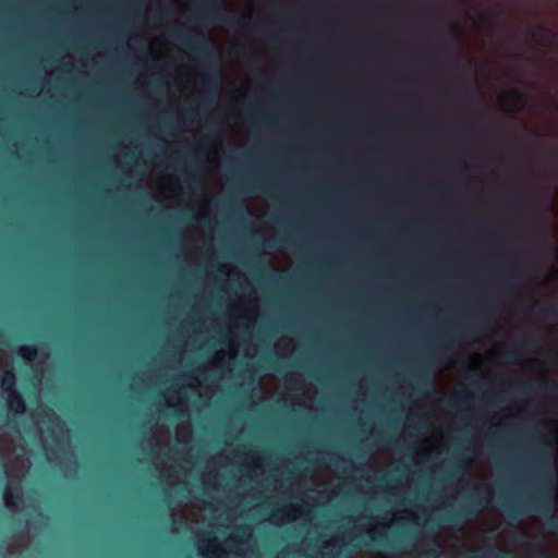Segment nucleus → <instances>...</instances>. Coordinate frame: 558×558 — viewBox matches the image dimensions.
Returning <instances> with one entry per match:
<instances>
[{
  "instance_id": "43",
  "label": "nucleus",
  "mask_w": 558,
  "mask_h": 558,
  "mask_svg": "<svg viewBox=\"0 0 558 558\" xmlns=\"http://www.w3.org/2000/svg\"><path fill=\"white\" fill-rule=\"evenodd\" d=\"M350 539L351 542L353 541V531L351 530V536H350Z\"/></svg>"
},
{
  "instance_id": "48",
  "label": "nucleus",
  "mask_w": 558,
  "mask_h": 558,
  "mask_svg": "<svg viewBox=\"0 0 558 558\" xmlns=\"http://www.w3.org/2000/svg\"><path fill=\"white\" fill-rule=\"evenodd\" d=\"M350 417H351V418L353 417V414H352V413L350 414Z\"/></svg>"
},
{
  "instance_id": "40",
  "label": "nucleus",
  "mask_w": 558,
  "mask_h": 558,
  "mask_svg": "<svg viewBox=\"0 0 558 558\" xmlns=\"http://www.w3.org/2000/svg\"><path fill=\"white\" fill-rule=\"evenodd\" d=\"M172 116V113L170 111H166V118Z\"/></svg>"
},
{
  "instance_id": "18",
  "label": "nucleus",
  "mask_w": 558,
  "mask_h": 558,
  "mask_svg": "<svg viewBox=\"0 0 558 558\" xmlns=\"http://www.w3.org/2000/svg\"><path fill=\"white\" fill-rule=\"evenodd\" d=\"M536 387L531 383H524L519 387L518 392L522 396H534L536 393Z\"/></svg>"
},
{
  "instance_id": "27",
  "label": "nucleus",
  "mask_w": 558,
  "mask_h": 558,
  "mask_svg": "<svg viewBox=\"0 0 558 558\" xmlns=\"http://www.w3.org/2000/svg\"><path fill=\"white\" fill-rule=\"evenodd\" d=\"M251 189L252 190L265 191L266 190V185L262 184V180H254L252 182V184H251Z\"/></svg>"
},
{
  "instance_id": "44",
  "label": "nucleus",
  "mask_w": 558,
  "mask_h": 558,
  "mask_svg": "<svg viewBox=\"0 0 558 558\" xmlns=\"http://www.w3.org/2000/svg\"><path fill=\"white\" fill-rule=\"evenodd\" d=\"M209 542L210 543H216V539L215 538H209Z\"/></svg>"
},
{
  "instance_id": "45",
  "label": "nucleus",
  "mask_w": 558,
  "mask_h": 558,
  "mask_svg": "<svg viewBox=\"0 0 558 558\" xmlns=\"http://www.w3.org/2000/svg\"><path fill=\"white\" fill-rule=\"evenodd\" d=\"M278 515H279V511H277V512H275V513H274V517H276V518H277Z\"/></svg>"
},
{
  "instance_id": "15",
  "label": "nucleus",
  "mask_w": 558,
  "mask_h": 558,
  "mask_svg": "<svg viewBox=\"0 0 558 558\" xmlns=\"http://www.w3.org/2000/svg\"><path fill=\"white\" fill-rule=\"evenodd\" d=\"M477 312H478V320L481 323H487L493 317L492 311L484 302H481L477 304Z\"/></svg>"
},
{
  "instance_id": "6",
  "label": "nucleus",
  "mask_w": 558,
  "mask_h": 558,
  "mask_svg": "<svg viewBox=\"0 0 558 558\" xmlns=\"http://www.w3.org/2000/svg\"><path fill=\"white\" fill-rule=\"evenodd\" d=\"M530 311L534 316L543 318V319H554L558 315L557 307L555 305L548 304V303H546V304L535 303L531 306Z\"/></svg>"
},
{
  "instance_id": "22",
  "label": "nucleus",
  "mask_w": 558,
  "mask_h": 558,
  "mask_svg": "<svg viewBox=\"0 0 558 558\" xmlns=\"http://www.w3.org/2000/svg\"><path fill=\"white\" fill-rule=\"evenodd\" d=\"M183 187H185L190 192H194L198 189V183L191 177H186L183 180Z\"/></svg>"
},
{
  "instance_id": "50",
  "label": "nucleus",
  "mask_w": 558,
  "mask_h": 558,
  "mask_svg": "<svg viewBox=\"0 0 558 558\" xmlns=\"http://www.w3.org/2000/svg\"><path fill=\"white\" fill-rule=\"evenodd\" d=\"M350 505H351V506L353 505V501H352V500L350 501Z\"/></svg>"
},
{
  "instance_id": "1",
  "label": "nucleus",
  "mask_w": 558,
  "mask_h": 558,
  "mask_svg": "<svg viewBox=\"0 0 558 558\" xmlns=\"http://www.w3.org/2000/svg\"><path fill=\"white\" fill-rule=\"evenodd\" d=\"M170 36L187 48L198 61L207 65V73L204 78L205 94L210 98L216 97L222 81V72L216 63V56L209 40L178 29L172 31Z\"/></svg>"
},
{
  "instance_id": "7",
  "label": "nucleus",
  "mask_w": 558,
  "mask_h": 558,
  "mask_svg": "<svg viewBox=\"0 0 558 558\" xmlns=\"http://www.w3.org/2000/svg\"><path fill=\"white\" fill-rule=\"evenodd\" d=\"M8 407L14 414H23L26 411V403L17 390L8 393Z\"/></svg>"
},
{
  "instance_id": "20",
  "label": "nucleus",
  "mask_w": 558,
  "mask_h": 558,
  "mask_svg": "<svg viewBox=\"0 0 558 558\" xmlns=\"http://www.w3.org/2000/svg\"><path fill=\"white\" fill-rule=\"evenodd\" d=\"M223 206H228L231 209H233L234 211H241V213L244 211V209H245L244 206L242 205V203L235 201V198H233V197H229L225 202Z\"/></svg>"
},
{
  "instance_id": "42",
  "label": "nucleus",
  "mask_w": 558,
  "mask_h": 558,
  "mask_svg": "<svg viewBox=\"0 0 558 558\" xmlns=\"http://www.w3.org/2000/svg\"><path fill=\"white\" fill-rule=\"evenodd\" d=\"M350 326H351V335L353 333V323L351 322L350 323Z\"/></svg>"
},
{
  "instance_id": "25",
  "label": "nucleus",
  "mask_w": 558,
  "mask_h": 558,
  "mask_svg": "<svg viewBox=\"0 0 558 558\" xmlns=\"http://www.w3.org/2000/svg\"><path fill=\"white\" fill-rule=\"evenodd\" d=\"M543 484L545 487L550 488V489L554 487L555 480L550 473L547 472L545 474V476L543 477Z\"/></svg>"
},
{
  "instance_id": "34",
  "label": "nucleus",
  "mask_w": 558,
  "mask_h": 558,
  "mask_svg": "<svg viewBox=\"0 0 558 558\" xmlns=\"http://www.w3.org/2000/svg\"><path fill=\"white\" fill-rule=\"evenodd\" d=\"M374 435H375L376 439L383 440V433L381 432H376V433H374Z\"/></svg>"
},
{
  "instance_id": "2",
  "label": "nucleus",
  "mask_w": 558,
  "mask_h": 558,
  "mask_svg": "<svg viewBox=\"0 0 558 558\" xmlns=\"http://www.w3.org/2000/svg\"><path fill=\"white\" fill-rule=\"evenodd\" d=\"M192 19L198 24L206 26L221 22L232 28L239 27L245 20L244 17L225 13L222 0H208L203 8L193 14Z\"/></svg>"
},
{
  "instance_id": "47",
  "label": "nucleus",
  "mask_w": 558,
  "mask_h": 558,
  "mask_svg": "<svg viewBox=\"0 0 558 558\" xmlns=\"http://www.w3.org/2000/svg\"><path fill=\"white\" fill-rule=\"evenodd\" d=\"M350 553L352 554V553H353V549H350ZM351 558H353V557L351 556Z\"/></svg>"
},
{
  "instance_id": "8",
  "label": "nucleus",
  "mask_w": 558,
  "mask_h": 558,
  "mask_svg": "<svg viewBox=\"0 0 558 558\" xmlns=\"http://www.w3.org/2000/svg\"><path fill=\"white\" fill-rule=\"evenodd\" d=\"M3 497L8 506H14L16 500L22 497V488L17 483H7Z\"/></svg>"
},
{
  "instance_id": "36",
  "label": "nucleus",
  "mask_w": 558,
  "mask_h": 558,
  "mask_svg": "<svg viewBox=\"0 0 558 558\" xmlns=\"http://www.w3.org/2000/svg\"><path fill=\"white\" fill-rule=\"evenodd\" d=\"M498 157H499V158H498V159H499V161L504 162V161L506 160V157H507V156H506L505 154H502V155H499Z\"/></svg>"
},
{
  "instance_id": "24",
  "label": "nucleus",
  "mask_w": 558,
  "mask_h": 558,
  "mask_svg": "<svg viewBox=\"0 0 558 558\" xmlns=\"http://www.w3.org/2000/svg\"><path fill=\"white\" fill-rule=\"evenodd\" d=\"M353 19V13L351 12V20ZM353 48V38L351 37V49ZM353 90V83L351 82V92ZM353 112V104L351 102V113ZM353 133V128L351 126V134ZM353 170V160L351 159V171ZM353 195V182L351 181V196Z\"/></svg>"
},
{
  "instance_id": "37",
  "label": "nucleus",
  "mask_w": 558,
  "mask_h": 558,
  "mask_svg": "<svg viewBox=\"0 0 558 558\" xmlns=\"http://www.w3.org/2000/svg\"><path fill=\"white\" fill-rule=\"evenodd\" d=\"M475 558H486V557L483 556V557H475ZM498 558H514V557H512V556H498Z\"/></svg>"
},
{
  "instance_id": "46",
  "label": "nucleus",
  "mask_w": 558,
  "mask_h": 558,
  "mask_svg": "<svg viewBox=\"0 0 558 558\" xmlns=\"http://www.w3.org/2000/svg\"><path fill=\"white\" fill-rule=\"evenodd\" d=\"M350 291H351V294H352L353 293V288L352 287L350 288Z\"/></svg>"
},
{
  "instance_id": "38",
  "label": "nucleus",
  "mask_w": 558,
  "mask_h": 558,
  "mask_svg": "<svg viewBox=\"0 0 558 558\" xmlns=\"http://www.w3.org/2000/svg\"><path fill=\"white\" fill-rule=\"evenodd\" d=\"M202 554H203L204 558H211V556L207 553H202Z\"/></svg>"
},
{
  "instance_id": "49",
  "label": "nucleus",
  "mask_w": 558,
  "mask_h": 558,
  "mask_svg": "<svg viewBox=\"0 0 558 558\" xmlns=\"http://www.w3.org/2000/svg\"><path fill=\"white\" fill-rule=\"evenodd\" d=\"M350 444H351V445L353 444V440H352V439L350 440Z\"/></svg>"
},
{
  "instance_id": "32",
  "label": "nucleus",
  "mask_w": 558,
  "mask_h": 558,
  "mask_svg": "<svg viewBox=\"0 0 558 558\" xmlns=\"http://www.w3.org/2000/svg\"><path fill=\"white\" fill-rule=\"evenodd\" d=\"M514 356V353L513 352H507L504 354V357L507 360V361H511L512 357Z\"/></svg>"
},
{
  "instance_id": "29",
  "label": "nucleus",
  "mask_w": 558,
  "mask_h": 558,
  "mask_svg": "<svg viewBox=\"0 0 558 558\" xmlns=\"http://www.w3.org/2000/svg\"><path fill=\"white\" fill-rule=\"evenodd\" d=\"M537 458H538V461H539V464H541V465L546 464V463H545V462H546V459H545V458H546V454H545V452H543V451H538V452H537Z\"/></svg>"
},
{
  "instance_id": "19",
  "label": "nucleus",
  "mask_w": 558,
  "mask_h": 558,
  "mask_svg": "<svg viewBox=\"0 0 558 558\" xmlns=\"http://www.w3.org/2000/svg\"><path fill=\"white\" fill-rule=\"evenodd\" d=\"M429 377H430V373L423 369L421 371L420 373L416 374V380H417V384L420 385H423L424 387H429Z\"/></svg>"
},
{
  "instance_id": "14",
  "label": "nucleus",
  "mask_w": 558,
  "mask_h": 558,
  "mask_svg": "<svg viewBox=\"0 0 558 558\" xmlns=\"http://www.w3.org/2000/svg\"><path fill=\"white\" fill-rule=\"evenodd\" d=\"M293 244V233L284 232L279 238L267 242V246L270 248H279L282 246H290Z\"/></svg>"
},
{
  "instance_id": "12",
  "label": "nucleus",
  "mask_w": 558,
  "mask_h": 558,
  "mask_svg": "<svg viewBox=\"0 0 558 558\" xmlns=\"http://www.w3.org/2000/svg\"><path fill=\"white\" fill-rule=\"evenodd\" d=\"M470 400V396L468 393L458 392L451 396L447 400V405L451 409L459 410L464 408Z\"/></svg>"
},
{
  "instance_id": "5",
  "label": "nucleus",
  "mask_w": 558,
  "mask_h": 558,
  "mask_svg": "<svg viewBox=\"0 0 558 558\" xmlns=\"http://www.w3.org/2000/svg\"><path fill=\"white\" fill-rule=\"evenodd\" d=\"M497 502L510 519H518L519 515L526 513V510L546 513L551 509L549 502L539 496L531 497L522 507L514 506L501 496L498 498Z\"/></svg>"
},
{
  "instance_id": "41",
  "label": "nucleus",
  "mask_w": 558,
  "mask_h": 558,
  "mask_svg": "<svg viewBox=\"0 0 558 558\" xmlns=\"http://www.w3.org/2000/svg\"><path fill=\"white\" fill-rule=\"evenodd\" d=\"M262 35H263L264 37H271V35H270V34H266V33H263Z\"/></svg>"
},
{
  "instance_id": "21",
  "label": "nucleus",
  "mask_w": 558,
  "mask_h": 558,
  "mask_svg": "<svg viewBox=\"0 0 558 558\" xmlns=\"http://www.w3.org/2000/svg\"><path fill=\"white\" fill-rule=\"evenodd\" d=\"M372 124L376 131H381L387 126V119L383 116H377L373 119Z\"/></svg>"
},
{
  "instance_id": "4",
  "label": "nucleus",
  "mask_w": 558,
  "mask_h": 558,
  "mask_svg": "<svg viewBox=\"0 0 558 558\" xmlns=\"http://www.w3.org/2000/svg\"><path fill=\"white\" fill-rule=\"evenodd\" d=\"M487 502L480 494H469L463 500L452 510L445 512L438 521L453 522L460 519H468L472 517L478 509Z\"/></svg>"
},
{
  "instance_id": "3",
  "label": "nucleus",
  "mask_w": 558,
  "mask_h": 558,
  "mask_svg": "<svg viewBox=\"0 0 558 558\" xmlns=\"http://www.w3.org/2000/svg\"><path fill=\"white\" fill-rule=\"evenodd\" d=\"M470 331V324L468 323H457L452 326L451 329H448L440 335H438L435 339L432 340V351L429 355V360H440L444 357L445 352L450 348L451 344L454 343L456 338L458 336H464Z\"/></svg>"
},
{
  "instance_id": "16",
  "label": "nucleus",
  "mask_w": 558,
  "mask_h": 558,
  "mask_svg": "<svg viewBox=\"0 0 558 558\" xmlns=\"http://www.w3.org/2000/svg\"><path fill=\"white\" fill-rule=\"evenodd\" d=\"M37 350L34 345H24L21 347L17 351V354L23 357L24 360L31 361L34 359Z\"/></svg>"
},
{
  "instance_id": "23",
  "label": "nucleus",
  "mask_w": 558,
  "mask_h": 558,
  "mask_svg": "<svg viewBox=\"0 0 558 558\" xmlns=\"http://www.w3.org/2000/svg\"><path fill=\"white\" fill-rule=\"evenodd\" d=\"M265 363L267 364V368L272 371H280L279 369V362L270 356L264 357Z\"/></svg>"
},
{
  "instance_id": "39",
  "label": "nucleus",
  "mask_w": 558,
  "mask_h": 558,
  "mask_svg": "<svg viewBox=\"0 0 558 558\" xmlns=\"http://www.w3.org/2000/svg\"><path fill=\"white\" fill-rule=\"evenodd\" d=\"M270 21H271L272 23H278V21H277V19H276L275 16H271V17H270Z\"/></svg>"
},
{
  "instance_id": "9",
  "label": "nucleus",
  "mask_w": 558,
  "mask_h": 558,
  "mask_svg": "<svg viewBox=\"0 0 558 558\" xmlns=\"http://www.w3.org/2000/svg\"><path fill=\"white\" fill-rule=\"evenodd\" d=\"M367 537L374 546L383 545L387 539V533L384 525H375L367 530Z\"/></svg>"
},
{
  "instance_id": "35",
  "label": "nucleus",
  "mask_w": 558,
  "mask_h": 558,
  "mask_svg": "<svg viewBox=\"0 0 558 558\" xmlns=\"http://www.w3.org/2000/svg\"><path fill=\"white\" fill-rule=\"evenodd\" d=\"M521 201V198H513L509 201V205L517 204Z\"/></svg>"
},
{
  "instance_id": "17",
  "label": "nucleus",
  "mask_w": 558,
  "mask_h": 558,
  "mask_svg": "<svg viewBox=\"0 0 558 558\" xmlns=\"http://www.w3.org/2000/svg\"><path fill=\"white\" fill-rule=\"evenodd\" d=\"M507 275L511 279H522L529 276V270L525 267H514L511 268Z\"/></svg>"
},
{
  "instance_id": "10",
  "label": "nucleus",
  "mask_w": 558,
  "mask_h": 558,
  "mask_svg": "<svg viewBox=\"0 0 558 558\" xmlns=\"http://www.w3.org/2000/svg\"><path fill=\"white\" fill-rule=\"evenodd\" d=\"M541 342V337L537 332L531 331L524 338L515 339L514 344L522 349H531L536 347Z\"/></svg>"
},
{
  "instance_id": "31",
  "label": "nucleus",
  "mask_w": 558,
  "mask_h": 558,
  "mask_svg": "<svg viewBox=\"0 0 558 558\" xmlns=\"http://www.w3.org/2000/svg\"><path fill=\"white\" fill-rule=\"evenodd\" d=\"M546 428H547V423L545 421H541L537 425V432H541Z\"/></svg>"
},
{
  "instance_id": "26",
  "label": "nucleus",
  "mask_w": 558,
  "mask_h": 558,
  "mask_svg": "<svg viewBox=\"0 0 558 558\" xmlns=\"http://www.w3.org/2000/svg\"><path fill=\"white\" fill-rule=\"evenodd\" d=\"M301 10H302L301 7L283 8V13L292 16V15H298L301 12Z\"/></svg>"
},
{
  "instance_id": "30",
  "label": "nucleus",
  "mask_w": 558,
  "mask_h": 558,
  "mask_svg": "<svg viewBox=\"0 0 558 558\" xmlns=\"http://www.w3.org/2000/svg\"><path fill=\"white\" fill-rule=\"evenodd\" d=\"M547 524L549 526H553V527H557L558 529V518H551L550 520L547 521Z\"/></svg>"
},
{
  "instance_id": "28",
  "label": "nucleus",
  "mask_w": 558,
  "mask_h": 558,
  "mask_svg": "<svg viewBox=\"0 0 558 558\" xmlns=\"http://www.w3.org/2000/svg\"><path fill=\"white\" fill-rule=\"evenodd\" d=\"M515 99L520 106H524L527 101L526 95H524L522 93H515Z\"/></svg>"
},
{
  "instance_id": "11",
  "label": "nucleus",
  "mask_w": 558,
  "mask_h": 558,
  "mask_svg": "<svg viewBox=\"0 0 558 558\" xmlns=\"http://www.w3.org/2000/svg\"><path fill=\"white\" fill-rule=\"evenodd\" d=\"M0 381H1L2 389L4 391H7L8 393H10L12 390H16L15 389L16 376L12 368L5 369L2 373V375L0 377Z\"/></svg>"
},
{
  "instance_id": "33",
  "label": "nucleus",
  "mask_w": 558,
  "mask_h": 558,
  "mask_svg": "<svg viewBox=\"0 0 558 558\" xmlns=\"http://www.w3.org/2000/svg\"><path fill=\"white\" fill-rule=\"evenodd\" d=\"M377 481H378V484H379V485H381V484H384V483H385V484H388V482L386 481V477H385V476H380V477H378V480H377Z\"/></svg>"
},
{
  "instance_id": "13",
  "label": "nucleus",
  "mask_w": 558,
  "mask_h": 558,
  "mask_svg": "<svg viewBox=\"0 0 558 558\" xmlns=\"http://www.w3.org/2000/svg\"><path fill=\"white\" fill-rule=\"evenodd\" d=\"M550 31L545 26H541L539 31L530 29L527 33L529 40L535 45L544 46L546 43V35Z\"/></svg>"
}]
</instances>
